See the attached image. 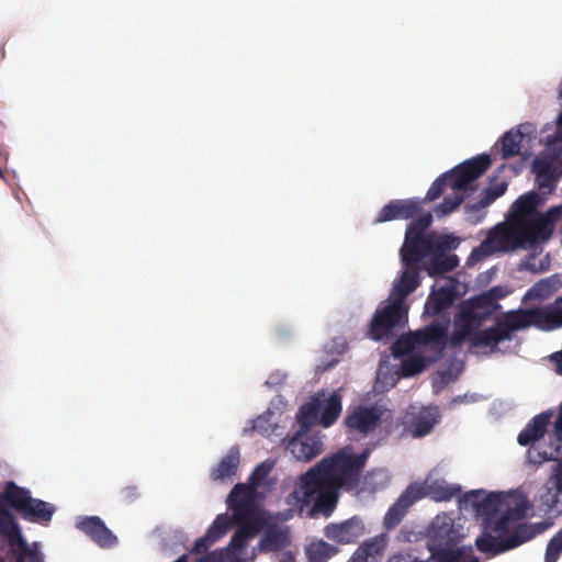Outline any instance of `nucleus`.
I'll return each mask as SVG.
<instances>
[{
    "label": "nucleus",
    "mask_w": 562,
    "mask_h": 562,
    "mask_svg": "<svg viewBox=\"0 0 562 562\" xmlns=\"http://www.w3.org/2000/svg\"><path fill=\"white\" fill-rule=\"evenodd\" d=\"M430 236L432 254H446L448 250L454 249L458 246L457 239L450 235L430 233Z\"/></svg>",
    "instance_id": "nucleus-34"
},
{
    "label": "nucleus",
    "mask_w": 562,
    "mask_h": 562,
    "mask_svg": "<svg viewBox=\"0 0 562 562\" xmlns=\"http://www.w3.org/2000/svg\"><path fill=\"white\" fill-rule=\"evenodd\" d=\"M460 492V487L453 485H432L430 493L432 498L438 502H447L454 497Z\"/></svg>",
    "instance_id": "nucleus-41"
},
{
    "label": "nucleus",
    "mask_w": 562,
    "mask_h": 562,
    "mask_svg": "<svg viewBox=\"0 0 562 562\" xmlns=\"http://www.w3.org/2000/svg\"><path fill=\"white\" fill-rule=\"evenodd\" d=\"M447 329L439 324H432L414 333L405 340L400 339L393 346L394 355L411 351L416 345H436L441 349L446 346Z\"/></svg>",
    "instance_id": "nucleus-11"
},
{
    "label": "nucleus",
    "mask_w": 562,
    "mask_h": 562,
    "mask_svg": "<svg viewBox=\"0 0 562 562\" xmlns=\"http://www.w3.org/2000/svg\"><path fill=\"white\" fill-rule=\"evenodd\" d=\"M492 165L490 155L482 154L465 160L452 170L446 172L449 186L457 191L465 190L470 183L479 179Z\"/></svg>",
    "instance_id": "nucleus-9"
},
{
    "label": "nucleus",
    "mask_w": 562,
    "mask_h": 562,
    "mask_svg": "<svg viewBox=\"0 0 562 562\" xmlns=\"http://www.w3.org/2000/svg\"><path fill=\"white\" fill-rule=\"evenodd\" d=\"M272 468L273 463L267 461L258 464L250 474V485L255 488L261 486Z\"/></svg>",
    "instance_id": "nucleus-40"
},
{
    "label": "nucleus",
    "mask_w": 562,
    "mask_h": 562,
    "mask_svg": "<svg viewBox=\"0 0 562 562\" xmlns=\"http://www.w3.org/2000/svg\"><path fill=\"white\" fill-rule=\"evenodd\" d=\"M233 527V521L228 514H220L216 516L206 533L196 539L192 548L193 553H202L206 551L215 541L224 537Z\"/></svg>",
    "instance_id": "nucleus-19"
},
{
    "label": "nucleus",
    "mask_w": 562,
    "mask_h": 562,
    "mask_svg": "<svg viewBox=\"0 0 562 562\" xmlns=\"http://www.w3.org/2000/svg\"><path fill=\"white\" fill-rule=\"evenodd\" d=\"M540 203L541 196L535 191L520 195L512 206L514 222L519 223L530 215L536 214L535 211Z\"/></svg>",
    "instance_id": "nucleus-27"
},
{
    "label": "nucleus",
    "mask_w": 562,
    "mask_h": 562,
    "mask_svg": "<svg viewBox=\"0 0 562 562\" xmlns=\"http://www.w3.org/2000/svg\"><path fill=\"white\" fill-rule=\"evenodd\" d=\"M536 256L535 255H531L529 256L524 262H521L520 265V269H526V270H529L531 272H541L543 270H546L549 265H544L542 261H540V265L537 266L536 263Z\"/></svg>",
    "instance_id": "nucleus-48"
},
{
    "label": "nucleus",
    "mask_w": 562,
    "mask_h": 562,
    "mask_svg": "<svg viewBox=\"0 0 562 562\" xmlns=\"http://www.w3.org/2000/svg\"><path fill=\"white\" fill-rule=\"evenodd\" d=\"M521 330L516 310L505 312L498 317L494 326L485 329H472L470 344L475 348H490L492 352L498 350V344L512 340L515 331Z\"/></svg>",
    "instance_id": "nucleus-6"
},
{
    "label": "nucleus",
    "mask_w": 562,
    "mask_h": 562,
    "mask_svg": "<svg viewBox=\"0 0 562 562\" xmlns=\"http://www.w3.org/2000/svg\"><path fill=\"white\" fill-rule=\"evenodd\" d=\"M521 329L531 326L550 331L562 327V295L553 304L543 307L516 310Z\"/></svg>",
    "instance_id": "nucleus-8"
},
{
    "label": "nucleus",
    "mask_w": 562,
    "mask_h": 562,
    "mask_svg": "<svg viewBox=\"0 0 562 562\" xmlns=\"http://www.w3.org/2000/svg\"><path fill=\"white\" fill-rule=\"evenodd\" d=\"M498 308H501L499 304H494L487 295L482 293L468 302L461 315L462 318L469 323V325H475L479 327Z\"/></svg>",
    "instance_id": "nucleus-17"
},
{
    "label": "nucleus",
    "mask_w": 562,
    "mask_h": 562,
    "mask_svg": "<svg viewBox=\"0 0 562 562\" xmlns=\"http://www.w3.org/2000/svg\"><path fill=\"white\" fill-rule=\"evenodd\" d=\"M425 495L426 493L424 492L423 486L417 484H409L386 512L384 516L385 528H395L402 521L408 508L417 501L422 499Z\"/></svg>",
    "instance_id": "nucleus-12"
},
{
    "label": "nucleus",
    "mask_w": 562,
    "mask_h": 562,
    "mask_svg": "<svg viewBox=\"0 0 562 562\" xmlns=\"http://www.w3.org/2000/svg\"><path fill=\"white\" fill-rule=\"evenodd\" d=\"M456 300V285L449 281L447 284L432 288L426 303L425 312L429 315H438L452 305Z\"/></svg>",
    "instance_id": "nucleus-22"
},
{
    "label": "nucleus",
    "mask_w": 562,
    "mask_h": 562,
    "mask_svg": "<svg viewBox=\"0 0 562 562\" xmlns=\"http://www.w3.org/2000/svg\"><path fill=\"white\" fill-rule=\"evenodd\" d=\"M368 458L369 450L359 454H355L350 447L338 450L300 475L291 497L301 508L313 504L307 510V517L328 518L336 509L339 491L349 492L358 487Z\"/></svg>",
    "instance_id": "nucleus-1"
},
{
    "label": "nucleus",
    "mask_w": 562,
    "mask_h": 562,
    "mask_svg": "<svg viewBox=\"0 0 562 562\" xmlns=\"http://www.w3.org/2000/svg\"><path fill=\"white\" fill-rule=\"evenodd\" d=\"M477 512L484 514L485 531L475 540L476 549L491 557L513 550L544 532L547 522H526L532 508L528 497L520 492H491L475 502Z\"/></svg>",
    "instance_id": "nucleus-2"
},
{
    "label": "nucleus",
    "mask_w": 562,
    "mask_h": 562,
    "mask_svg": "<svg viewBox=\"0 0 562 562\" xmlns=\"http://www.w3.org/2000/svg\"><path fill=\"white\" fill-rule=\"evenodd\" d=\"M384 541L379 538H372L360 546V553L369 558L382 555L384 550Z\"/></svg>",
    "instance_id": "nucleus-43"
},
{
    "label": "nucleus",
    "mask_w": 562,
    "mask_h": 562,
    "mask_svg": "<svg viewBox=\"0 0 562 562\" xmlns=\"http://www.w3.org/2000/svg\"><path fill=\"white\" fill-rule=\"evenodd\" d=\"M560 449L557 448L555 449V454L551 453V454H548V452H538V459L535 460L533 462H538V463H541L543 461H551V460H555L557 459V454L559 453Z\"/></svg>",
    "instance_id": "nucleus-59"
},
{
    "label": "nucleus",
    "mask_w": 562,
    "mask_h": 562,
    "mask_svg": "<svg viewBox=\"0 0 562 562\" xmlns=\"http://www.w3.org/2000/svg\"><path fill=\"white\" fill-rule=\"evenodd\" d=\"M364 526L361 519L352 517L339 524H328L324 528V535L327 539L338 543H353L363 536Z\"/></svg>",
    "instance_id": "nucleus-16"
},
{
    "label": "nucleus",
    "mask_w": 562,
    "mask_h": 562,
    "mask_svg": "<svg viewBox=\"0 0 562 562\" xmlns=\"http://www.w3.org/2000/svg\"><path fill=\"white\" fill-rule=\"evenodd\" d=\"M553 435L558 441L562 442V403L559 406L558 418L553 425Z\"/></svg>",
    "instance_id": "nucleus-55"
},
{
    "label": "nucleus",
    "mask_w": 562,
    "mask_h": 562,
    "mask_svg": "<svg viewBox=\"0 0 562 562\" xmlns=\"http://www.w3.org/2000/svg\"><path fill=\"white\" fill-rule=\"evenodd\" d=\"M483 293L485 295H487L494 304H498L497 301L499 299L504 297L505 294H506L501 286H494V288H492L488 291L483 292Z\"/></svg>",
    "instance_id": "nucleus-56"
},
{
    "label": "nucleus",
    "mask_w": 562,
    "mask_h": 562,
    "mask_svg": "<svg viewBox=\"0 0 562 562\" xmlns=\"http://www.w3.org/2000/svg\"><path fill=\"white\" fill-rule=\"evenodd\" d=\"M387 562H425V561H420L411 554H397V555H393L392 558H390L387 560Z\"/></svg>",
    "instance_id": "nucleus-57"
},
{
    "label": "nucleus",
    "mask_w": 562,
    "mask_h": 562,
    "mask_svg": "<svg viewBox=\"0 0 562 562\" xmlns=\"http://www.w3.org/2000/svg\"><path fill=\"white\" fill-rule=\"evenodd\" d=\"M7 505L16 510L23 519L43 525H47L55 513L54 505L33 498L27 488L18 486L12 481L7 482L0 494V535L10 544L23 543V537Z\"/></svg>",
    "instance_id": "nucleus-3"
},
{
    "label": "nucleus",
    "mask_w": 562,
    "mask_h": 562,
    "mask_svg": "<svg viewBox=\"0 0 562 562\" xmlns=\"http://www.w3.org/2000/svg\"><path fill=\"white\" fill-rule=\"evenodd\" d=\"M506 189H507L506 182L496 183L495 186H493L491 188L484 189V191L482 193L483 196L477 202H475L473 204H468L465 206V211L468 213H470V212H479V211L485 209L486 206L492 204L497 198L502 196L506 192Z\"/></svg>",
    "instance_id": "nucleus-32"
},
{
    "label": "nucleus",
    "mask_w": 562,
    "mask_h": 562,
    "mask_svg": "<svg viewBox=\"0 0 562 562\" xmlns=\"http://www.w3.org/2000/svg\"><path fill=\"white\" fill-rule=\"evenodd\" d=\"M558 131L562 136V113L560 114V116L558 119Z\"/></svg>",
    "instance_id": "nucleus-61"
},
{
    "label": "nucleus",
    "mask_w": 562,
    "mask_h": 562,
    "mask_svg": "<svg viewBox=\"0 0 562 562\" xmlns=\"http://www.w3.org/2000/svg\"><path fill=\"white\" fill-rule=\"evenodd\" d=\"M407 310L405 304L395 299L378 307L370 323L369 337L376 341L391 338L393 330L405 324Z\"/></svg>",
    "instance_id": "nucleus-7"
},
{
    "label": "nucleus",
    "mask_w": 562,
    "mask_h": 562,
    "mask_svg": "<svg viewBox=\"0 0 562 562\" xmlns=\"http://www.w3.org/2000/svg\"><path fill=\"white\" fill-rule=\"evenodd\" d=\"M518 248H526L518 223H501L490 231L487 237L472 251L471 257L479 259L494 252H508Z\"/></svg>",
    "instance_id": "nucleus-5"
},
{
    "label": "nucleus",
    "mask_w": 562,
    "mask_h": 562,
    "mask_svg": "<svg viewBox=\"0 0 562 562\" xmlns=\"http://www.w3.org/2000/svg\"><path fill=\"white\" fill-rule=\"evenodd\" d=\"M420 210V201L417 199L392 200L381 209L373 223L380 224L394 220H412Z\"/></svg>",
    "instance_id": "nucleus-14"
},
{
    "label": "nucleus",
    "mask_w": 562,
    "mask_h": 562,
    "mask_svg": "<svg viewBox=\"0 0 562 562\" xmlns=\"http://www.w3.org/2000/svg\"><path fill=\"white\" fill-rule=\"evenodd\" d=\"M552 413L543 412L536 415L519 432L517 441L520 446H528L541 439L548 428Z\"/></svg>",
    "instance_id": "nucleus-24"
},
{
    "label": "nucleus",
    "mask_w": 562,
    "mask_h": 562,
    "mask_svg": "<svg viewBox=\"0 0 562 562\" xmlns=\"http://www.w3.org/2000/svg\"><path fill=\"white\" fill-rule=\"evenodd\" d=\"M431 236L407 235L405 234L404 243L401 247L400 255L402 266H419L424 259L431 256Z\"/></svg>",
    "instance_id": "nucleus-13"
},
{
    "label": "nucleus",
    "mask_w": 562,
    "mask_h": 562,
    "mask_svg": "<svg viewBox=\"0 0 562 562\" xmlns=\"http://www.w3.org/2000/svg\"><path fill=\"white\" fill-rule=\"evenodd\" d=\"M536 176L539 175H552V164L547 159L537 158L532 165Z\"/></svg>",
    "instance_id": "nucleus-47"
},
{
    "label": "nucleus",
    "mask_w": 562,
    "mask_h": 562,
    "mask_svg": "<svg viewBox=\"0 0 562 562\" xmlns=\"http://www.w3.org/2000/svg\"><path fill=\"white\" fill-rule=\"evenodd\" d=\"M240 453L237 446L232 447L225 457L211 473L213 480L225 481L232 479L239 467Z\"/></svg>",
    "instance_id": "nucleus-26"
},
{
    "label": "nucleus",
    "mask_w": 562,
    "mask_h": 562,
    "mask_svg": "<svg viewBox=\"0 0 562 562\" xmlns=\"http://www.w3.org/2000/svg\"><path fill=\"white\" fill-rule=\"evenodd\" d=\"M555 492L552 495L550 506L557 512H562V476H553Z\"/></svg>",
    "instance_id": "nucleus-46"
},
{
    "label": "nucleus",
    "mask_w": 562,
    "mask_h": 562,
    "mask_svg": "<svg viewBox=\"0 0 562 562\" xmlns=\"http://www.w3.org/2000/svg\"><path fill=\"white\" fill-rule=\"evenodd\" d=\"M440 420V414L437 407L409 406L406 413V419L403 420L404 431L414 438H422L428 435L434 426Z\"/></svg>",
    "instance_id": "nucleus-10"
},
{
    "label": "nucleus",
    "mask_w": 562,
    "mask_h": 562,
    "mask_svg": "<svg viewBox=\"0 0 562 562\" xmlns=\"http://www.w3.org/2000/svg\"><path fill=\"white\" fill-rule=\"evenodd\" d=\"M288 544L286 533L276 527L268 528L261 537L257 549L261 552H276Z\"/></svg>",
    "instance_id": "nucleus-28"
},
{
    "label": "nucleus",
    "mask_w": 562,
    "mask_h": 562,
    "mask_svg": "<svg viewBox=\"0 0 562 562\" xmlns=\"http://www.w3.org/2000/svg\"><path fill=\"white\" fill-rule=\"evenodd\" d=\"M554 177L552 175H539L536 176V182L539 190L549 189L551 191L554 188Z\"/></svg>",
    "instance_id": "nucleus-52"
},
{
    "label": "nucleus",
    "mask_w": 562,
    "mask_h": 562,
    "mask_svg": "<svg viewBox=\"0 0 562 562\" xmlns=\"http://www.w3.org/2000/svg\"><path fill=\"white\" fill-rule=\"evenodd\" d=\"M420 271L422 267L419 266H403L401 276L393 286L391 297L405 304L406 297L420 284Z\"/></svg>",
    "instance_id": "nucleus-20"
},
{
    "label": "nucleus",
    "mask_w": 562,
    "mask_h": 562,
    "mask_svg": "<svg viewBox=\"0 0 562 562\" xmlns=\"http://www.w3.org/2000/svg\"><path fill=\"white\" fill-rule=\"evenodd\" d=\"M453 527L452 525H445V526H441L438 528V530H436L434 532V537L436 538V540L438 541V544H441L443 543V541L446 540V538L449 537L450 532L452 531Z\"/></svg>",
    "instance_id": "nucleus-54"
},
{
    "label": "nucleus",
    "mask_w": 562,
    "mask_h": 562,
    "mask_svg": "<svg viewBox=\"0 0 562 562\" xmlns=\"http://www.w3.org/2000/svg\"><path fill=\"white\" fill-rule=\"evenodd\" d=\"M427 265V272L430 277H436L452 271L459 265L457 255L450 254H431Z\"/></svg>",
    "instance_id": "nucleus-29"
},
{
    "label": "nucleus",
    "mask_w": 562,
    "mask_h": 562,
    "mask_svg": "<svg viewBox=\"0 0 562 562\" xmlns=\"http://www.w3.org/2000/svg\"><path fill=\"white\" fill-rule=\"evenodd\" d=\"M558 282L559 281L555 277H550L538 281L527 291L524 296V301L543 300L550 297L558 289Z\"/></svg>",
    "instance_id": "nucleus-33"
},
{
    "label": "nucleus",
    "mask_w": 562,
    "mask_h": 562,
    "mask_svg": "<svg viewBox=\"0 0 562 562\" xmlns=\"http://www.w3.org/2000/svg\"><path fill=\"white\" fill-rule=\"evenodd\" d=\"M20 548V553L16 557V562H43V555L36 549L27 546L23 539V543H14Z\"/></svg>",
    "instance_id": "nucleus-42"
},
{
    "label": "nucleus",
    "mask_w": 562,
    "mask_h": 562,
    "mask_svg": "<svg viewBox=\"0 0 562 562\" xmlns=\"http://www.w3.org/2000/svg\"><path fill=\"white\" fill-rule=\"evenodd\" d=\"M381 420V413L376 407H361L348 415L345 424L348 428L368 435L375 429Z\"/></svg>",
    "instance_id": "nucleus-21"
},
{
    "label": "nucleus",
    "mask_w": 562,
    "mask_h": 562,
    "mask_svg": "<svg viewBox=\"0 0 562 562\" xmlns=\"http://www.w3.org/2000/svg\"><path fill=\"white\" fill-rule=\"evenodd\" d=\"M254 430H256L257 432L263 435V436H268L272 432L273 428L272 426L268 423V419L266 417H262V416H259L255 422H254V426H252Z\"/></svg>",
    "instance_id": "nucleus-51"
},
{
    "label": "nucleus",
    "mask_w": 562,
    "mask_h": 562,
    "mask_svg": "<svg viewBox=\"0 0 562 562\" xmlns=\"http://www.w3.org/2000/svg\"><path fill=\"white\" fill-rule=\"evenodd\" d=\"M440 562H457L461 558V551L457 550H441L438 552Z\"/></svg>",
    "instance_id": "nucleus-53"
},
{
    "label": "nucleus",
    "mask_w": 562,
    "mask_h": 562,
    "mask_svg": "<svg viewBox=\"0 0 562 562\" xmlns=\"http://www.w3.org/2000/svg\"><path fill=\"white\" fill-rule=\"evenodd\" d=\"M431 223L432 215L430 213L424 214L408 224L405 234L427 236L428 234H426V231L431 225Z\"/></svg>",
    "instance_id": "nucleus-37"
},
{
    "label": "nucleus",
    "mask_w": 562,
    "mask_h": 562,
    "mask_svg": "<svg viewBox=\"0 0 562 562\" xmlns=\"http://www.w3.org/2000/svg\"><path fill=\"white\" fill-rule=\"evenodd\" d=\"M562 553V528L549 540L544 562H558Z\"/></svg>",
    "instance_id": "nucleus-36"
},
{
    "label": "nucleus",
    "mask_w": 562,
    "mask_h": 562,
    "mask_svg": "<svg viewBox=\"0 0 562 562\" xmlns=\"http://www.w3.org/2000/svg\"><path fill=\"white\" fill-rule=\"evenodd\" d=\"M341 408V396L337 393L330 394L324 404L321 403L319 424L323 427L331 426L340 416Z\"/></svg>",
    "instance_id": "nucleus-30"
},
{
    "label": "nucleus",
    "mask_w": 562,
    "mask_h": 562,
    "mask_svg": "<svg viewBox=\"0 0 562 562\" xmlns=\"http://www.w3.org/2000/svg\"><path fill=\"white\" fill-rule=\"evenodd\" d=\"M282 562H292V558H289L286 560H283Z\"/></svg>",
    "instance_id": "nucleus-63"
},
{
    "label": "nucleus",
    "mask_w": 562,
    "mask_h": 562,
    "mask_svg": "<svg viewBox=\"0 0 562 562\" xmlns=\"http://www.w3.org/2000/svg\"><path fill=\"white\" fill-rule=\"evenodd\" d=\"M531 453H532V450H531V449H529V450H528V454H529V457L531 456Z\"/></svg>",
    "instance_id": "nucleus-64"
},
{
    "label": "nucleus",
    "mask_w": 562,
    "mask_h": 562,
    "mask_svg": "<svg viewBox=\"0 0 562 562\" xmlns=\"http://www.w3.org/2000/svg\"><path fill=\"white\" fill-rule=\"evenodd\" d=\"M285 448L295 459L310 461L322 452L323 442L317 436L296 434L288 440Z\"/></svg>",
    "instance_id": "nucleus-18"
},
{
    "label": "nucleus",
    "mask_w": 562,
    "mask_h": 562,
    "mask_svg": "<svg viewBox=\"0 0 562 562\" xmlns=\"http://www.w3.org/2000/svg\"><path fill=\"white\" fill-rule=\"evenodd\" d=\"M318 416L321 417V401L315 398L312 402L302 405L297 418L300 422H315Z\"/></svg>",
    "instance_id": "nucleus-39"
},
{
    "label": "nucleus",
    "mask_w": 562,
    "mask_h": 562,
    "mask_svg": "<svg viewBox=\"0 0 562 562\" xmlns=\"http://www.w3.org/2000/svg\"><path fill=\"white\" fill-rule=\"evenodd\" d=\"M78 528L101 547L108 548L116 542V537L97 516L86 517L78 524Z\"/></svg>",
    "instance_id": "nucleus-23"
},
{
    "label": "nucleus",
    "mask_w": 562,
    "mask_h": 562,
    "mask_svg": "<svg viewBox=\"0 0 562 562\" xmlns=\"http://www.w3.org/2000/svg\"><path fill=\"white\" fill-rule=\"evenodd\" d=\"M463 200L464 198L460 194L448 195L443 198L442 202L435 209L436 215L446 216L452 213L461 205Z\"/></svg>",
    "instance_id": "nucleus-38"
},
{
    "label": "nucleus",
    "mask_w": 562,
    "mask_h": 562,
    "mask_svg": "<svg viewBox=\"0 0 562 562\" xmlns=\"http://www.w3.org/2000/svg\"><path fill=\"white\" fill-rule=\"evenodd\" d=\"M426 362L422 356H409L402 361L401 373L403 376H413L425 369Z\"/></svg>",
    "instance_id": "nucleus-35"
},
{
    "label": "nucleus",
    "mask_w": 562,
    "mask_h": 562,
    "mask_svg": "<svg viewBox=\"0 0 562 562\" xmlns=\"http://www.w3.org/2000/svg\"><path fill=\"white\" fill-rule=\"evenodd\" d=\"M518 225L521 228L525 247L544 243L553 233L551 223L540 213L519 222Z\"/></svg>",
    "instance_id": "nucleus-15"
},
{
    "label": "nucleus",
    "mask_w": 562,
    "mask_h": 562,
    "mask_svg": "<svg viewBox=\"0 0 562 562\" xmlns=\"http://www.w3.org/2000/svg\"><path fill=\"white\" fill-rule=\"evenodd\" d=\"M473 326L474 325H469V323L465 322L462 328L454 330L450 337V345L452 347H458L464 339L470 341V334H472Z\"/></svg>",
    "instance_id": "nucleus-45"
},
{
    "label": "nucleus",
    "mask_w": 562,
    "mask_h": 562,
    "mask_svg": "<svg viewBox=\"0 0 562 562\" xmlns=\"http://www.w3.org/2000/svg\"><path fill=\"white\" fill-rule=\"evenodd\" d=\"M449 184V178L448 175L445 172L441 176H439L430 186L426 193V200L427 201H435L437 200L443 192L445 187Z\"/></svg>",
    "instance_id": "nucleus-44"
},
{
    "label": "nucleus",
    "mask_w": 562,
    "mask_h": 562,
    "mask_svg": "<svg viewBox=\"0 0 562 562\" xmlns=\"http://www.w3.org/2000/svg\"><path fill=\"white\" fill-rule=\"evenodd\" d=\"M338 553V548L324 541L312 542L306 549L308 562H327Z\"/></svg>",
    "instance_id": "nucleus-31"
},
{
    "label": "nucleus",
    "mask_w": 562,
    "mask_h": 562,
    "mask_svg": "<svg viewBox=\"0 0 562 562\" xmlns=\"http://www.w3.org/2000/svg\"><path fill=\"white\" fill-rule=\"evenodd\" d=\"M532 126L529 123L520 124L517 128L506 132L501 138V154L503 159H508L520 154L521 142L526 133H531Z\"/></svg>",
    "instance_id": "nucleus-25"
},
{
    "label": "nucleus",
    "mask_w": 562,
    "mask_h": 562,
    "mask_svg": "<svg viewBox=\"0 0 562 562\" xmlns=\"http://www.w3.org/2000/svg\"><path fill=\"white\" fill-rule=\"evenodd\" d=\"M551 362L555 366V372L562 375V350L557 351L550 356Z\"/></svg>",
    "instance_id": "nucleus-58"
},
{
    "label": "nucleus",
    "mask_w": 562,
    "mask_h": 562,
    "mask_svg": "<svg viewBox=\"0 0 562 562\" xmlns=\"http://www.w3.org/2000/svg\"><path fill=\"white\" fill-rule=\"evenodd\" d=\"M369 557L360 553V547L356 550L352 557L353 562H368Z\"/></svg>",
    "instance_id": "nucleus-60"
},
{
    "label": "nucleus",
    "mask_w": 562,
    "mask_h": 562,
    "mask_svg": "<svg viewBox=\"0 0 562 562\" xmlns=\"http://www.w3.org/2000/svg\"><path fill=\"white\" fill-rule=\"evenodd\" d=\"M540 214L551 223V228L554 231L555 223L562 217V205L552 206L546 213Z\"/></svg>",
    "instance_id": "nucleus-50"
},
{
    "label": "nucleus",
    "mask_w": 562,
    "mask_h": 562,
    "mask_svg": "<svg viewBox=\"0 0 562 562\" xmlns=\"http://www.w3.org/2000/svg\"><path fill=\"white\" fill-rule=\"evenodd\" d=\"M438 522H439V518L437 517V519H436V520L434 521V524H432V528H434V529L436 528V526H437V524H438Z\"/></svg>",
    "instance_id": "nucleus-62"
},
{
    "label": "nucleus",
    "mask_w": 562,
    "mask_h": 562,
    "mask_svg": "<svg viewBox=\"0 0 562 562\" xmlns=\"http://www.w3.org/2000/svg\"><path fill=\"white\" fill-rule=\"evenodd\" d=\"M227 506L233 515L229 516L233 526H237L231 538L229 548L235 555H241L247 542L254 539L265 527L263 517L257 512L255 487L236 484L227 497Z\"/></svg>",
    "instance_id": "nucleus-4"
},
{
    "label": "nucleus",
    "mask_w": 562,
    "mask_h": 562,
    "mask_svg": "<svg viewBox=\"0 0 562 562\" xmlns=\"http://www.w3.org/2000/svg\"><path fill=\"white\" fill-rule=\"evenodd\" d=\"M139 496L138 490L134 485L125 486L120 492L121 501L131 504Z\"/></svg>",
    "instance_id": "nucleus-49"
}]
</instances>
